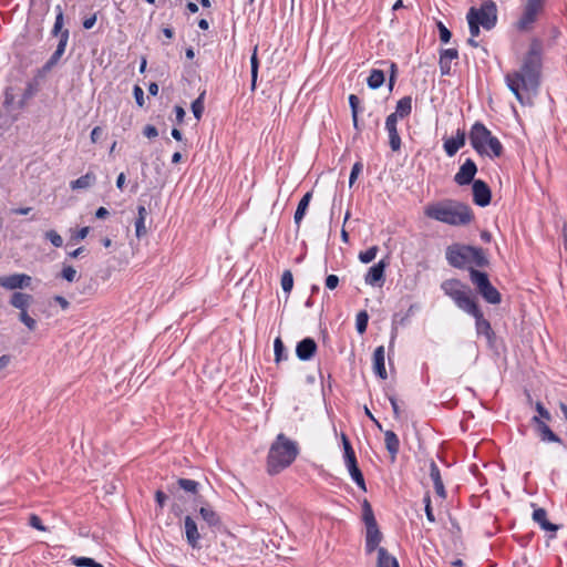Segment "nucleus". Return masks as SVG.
I'll return each mask as SVG.
<instances>
[{
    "instance_id": "obj_1",
    "label": "nucleus",
    "mask_w": 567,
    "mask_h": 567,
    "mask_svg": "<svg viewBox=\"0 0 567 567\" xmlns=\"http://www.w3.org/2000/svg\"><path fill=\"white\" fill-rule=\"evenodd\" d=\"M542 55L538 44L533 43L524 56L520 70L505 75L507 87L516 99L524 104V93L536 91L539 85Z\"/></svg>"
},
{
    "instance_id": "obj_2",
    "label": "nucleus",
    "mask_w": 567,
    "mask_h": 567,
    "mask_svg": "<svg viewBox=\"0 0 567 567\" xmlns=\"http://www.w3.org/2000/svg\"><path fill=\"white\" fill-rule=\"evenodd\" d=\"M441 288L461 310L475 318V328L478 334H484L487 339L493 337L489 321L484 318L471 289L466 285L457 279H449L442 282Z\"/></svg>"
},
{
    "instance_id": "obj_3",
    "label": "nucleus",
    "mask_w": 567,
    "mask_h": 567,
    "mask_svg": "<svg viewBox=\"0 0 567 567\" xmlns=\"http://www.w3.org/2000/svg\"><path fill=\"white\" fill-rule=\"evenodd\" d=\"M424 215L451 226H465L474 219L473 210L468 205L453 199L426 205Z\"/></svg>"
},
{
    "instance_id": "obj_4",
    "label": "nucleus",
    "mask_w": 567,
    "mask_h": 567,
    "mask_svg": "<svg viewBox=\"0 0 567 567\" xmlns=\"http://www.w3.org/2000/svg\"><path fill=\"white\" fill-rule=\"evenodd\" d=\"M298 454V444L288 439L285 434H278L275 442L271 444L267 456L269 474H278L288 467L296 460Z\"/></svg>"
},
{
    "instance_id": "obj_5",
    "label": "nucleus",
    "mask_w": 567,
    "mask_h": 567,
    "mask_svg": "<svg viewBox=\"0 0 567 567\" xmlns=\"http://www.w3.org/2000/svg\"><path fill=\"white\" fill-rule=\"evenodd\" d=\"M472 147L480 155L499 157L503 154V145L499 140L481 122H475L468 134Z\"/></svg>"
},
{
    "instance_id": "obj_6",
    "label": "nucleus",
    "mask_w": 567,
    "mask_h": 567,
    "mask_svg": "<svg viewBox=\"0 0 567 567\" xmlns=\"http://www.w3.org/2000/svg\"><path fill=\"white\" fill-rule=\"evenodd\" d=\"M470 278L473 285L476 287L478 293L484 298L486 302L492 305L501 303V293L491 284L487 274L476 270L474 268H470Z\"/></svg>"
},
{
    "instance_id": "obj_7",
    "label": "nucleus",
    "mask_w": 567,
    "mask_h": 567,
    "mask_svg": "<svg viewBox=\"0 0 567 567\" xmlns=\"http://www.w3.org/2000/svg\"><path fill=\"white\" fill-rule=\"evenodd\" d=\"M468 11H474L476 21L485 30H492L497 22V7L493 0H484L480 8L472 7Z\"/></svg>"
},
{
    "instance_id": "obj_8",
    "label": "nucleus",
    "mask_w": 567,
    "mask_h": 567,
    "mask_svg": "<svg viewBox=\"0 0 567 567\" xmlns=\"http://www.w3.org/2000/svg\"><path fill=\"white\" fill-rule=\"evenodd\" d=\"M544 2L545 0H526L522 17L516 23L518 30L527 31L532 29L537 16L543 9Z\"/></svg>"
},
{
    "instance_id": "obj_9",
    "label": "nucleus",
    "mask_w": 567,
    "mask_h": 567,
    "mask_svg": "<svg viewBox=\"0 0 567 567\" xmlns=\"http://www.w3.org/2000/svg\"><path fill=\"white\" fill-rule=\"evenodd\" d=\"M446 260L455 268H464L468 264V246L458 244L449 246Z\"/></svg>"
},
{
    "instance_id": "obj_10",
    "label": "nucleus",
    "mask_w": 567,
    "mask_h": 567,
    "mask_svg": "<svg viewBox=\"0 0 567 567\" xmlns=\"http://www.w3.org/2000/svg\"><path fill=\"white\" fill-rule=\"evenodd\" d=\"M31 277L25 274L0 276V287L7 290L22 289L29 287L31 285Z\"/></svg>"
},
{
    "instance_id": "obj_11",
    "label": "nucleus",
    "mask_w": 567,
    "mask_h": 567,
    "mask_svg": "<svg viewBox=\"0 0 567 567\" xmlns=\"http://www.w3.org/2000/svg\"><path fill=\"white\" fill-rule=\"evenodd\" d=\"M477 172V166L475 162L471 158H467L460 167L458 172L454 176V182L460 185H468L474 182V176Z\"/></svg>"
},
{
    "instance_id": "obj_12",
    "label": "nucleus",
    "mask_w": 567,
    "mask_h": 567,
    "mask_svg": "<svg viewBox=\"0 0 567 567\" xmlns=\"http://www.w3.org/2000/svg\"><path fill=\"white\" fill-rule=\"evenodd\" d=\"M473 202L481 207H485L491 203V189L488 185L481 181L476 179L473 182Z\"/></svg>"
},
{
    "instance_id": "obj_13",
    "label": "nucleus",
    "mask_w": 567,
    "mask_h": 567,
    "mask_svg": "<svg viewBox=\"0 0 567 567\" xmlns=\"http://www.w3.org/2000/svg\"><path fill=\"white\" fill-rule=\"evenodd\" d=\"M398 118L394 115H389L385 120V130L389 135V144L393 152H398L401 148V137L399 135L398 128Z\"/></svg>"
},
{
    "instance_id": "obj_14",
    "label": "nucleus",
    "mask_w": 567,
    "mask_h": 567,
    "mask_svg": "<svg viewBox=\"0 0 567 567\" xmlns=\"http://www.w3.org/2000/svg\"><path fill=\"white\" fill-rule=\"evenodd\" d=\"M317 351V343L312 338H305L297 343L296 355L301 361L310 360Z\"/></svg>"
},
{
    "instance_id": "obj_15",
    "label": "nucleus",
    "mask_w": 567,
    "mask_h": 567,
    "mask_svg": "<svg viewBox=\"0 0 567 567\" xmlns=\"http://www.w3.org/2000/svg\"><path fill=\"white\" fill-rule=\"evenodd\" d=\"M386 264L384 260H380L378 264L370 267L365 275V284L370 286H381L384 281V270Z\"/></svg>"
},
{
    "instance_id": "obj_16",
    "label": "nucleus",
    "mask_w": 567,
    "mask_h": 567,
    "mask_svg": "<svg viewBox=\"0 0 567 567\" xmlns=\"http://www.w3.org/2000/svg\"><path fill=\"white\" fill-rule=\"evenodd\" d=\"M184 528H185L187 544L192 548H200V546H199L200 534L198 532L197 524L193 519V517H190V516L185 517Z\"/></svg>"
},
{
    "instance_id": "obj_17",
    "label": "nucleus",
    "mask_w": 567,
    "mask_h": 567,
    "mask_svg": "<svg viewBox=\"0 0 567 567\" xmlns=\"http://www.w3.org/2000/svg\"><path fill=\"white\" fill-rule=\"evenodd\" d=\"M465 141L466 135L465 132L462 130H457L456 135L454 137L444 140L443 147L447 156H454L458 152V150L465 145Z\"/></svg>"
},
{
    "instance_id": "obj_18",
    "label": "nucleus",
    "mask_w": 567,
    "mask_h": 567,
    "mask_svg": "<svg viewBox=\"0 0 567 567\" xmlns=\"http://www.w3.org/2000/svg\"><path fill=\"white\" fill-rule=\"evenodd\" d=\"M532 421L533 423L536 424L537 432L542 441L559 444L563 443L561 439L551 431V429L546 424L545 421L540 420L538 416H534Z\"/></svg>"
},
{
    "instance_id": "obj_19",
    "label": "nucleus",
    "mask_w": 567,
    "mask_h": 567,
    "mask_svg": "<svg viewBox=\"0 0 567 567\" xmlns=\"http://www.w3.org/2000/svg\"><path fill=\"white\" fill-rule=\"evenodd\" d=\"M458 58L456 49H443L440 51V71L441 75H449L451 73V65L454 60Z\"/></svg>"
},
{
    "instance_id": "obj_20",
    "label": "nucleus",
    "mask_w": 567,
    "mask_h": 567,
    "mask_svg": "<svg viewBox=\"0 0 567 567\" xmlns=\"http://www.w3.org/2000/svg\"><path fill=\"white\" fill-rule=\"evenodd\" d=\"M199 515L209 527H219L221 525L220 516L206 502H200Z\"/></svg>"
},
{
    "instance_id": "obj_21",
    "label": "nucleus",
    "mask_w": 567,
    "mask_h": 567,
    "mask_svg": "<svg viewBox=\"0 0 567 567\" xmlns=\"http://www.w3.org/2000/svg\"><path fill=\"white\" fill-rule=\"evenodd\" d=\"M429 471L430 477L434 485L435 493L437 494V496L444 499L446 497V491L442 481L440 468L433 460H431L429 463Z\"/></svg>"
},
{
    "instance_id": "obj_22",
    "label": "nucleus",
    "mask_w": 567,
    "mask_h": 567,
    "mask_svg": "<svg viewBox=\"0 0 567 567\" xmlns=\"http://www.w3.org/2000/svg\"><path fill=\"white\" fill-rule=\"evenodd\" d=\"M198 487L199 483L194 480L178 478L175 484H172L167 487V491L172 495H176L178 489H183L186 493L195 495L198 492Z\"/></svg>"
},
{
    "instance_id": "obj_23",
    "label": "nucleus",
    "mask_w": 567,
    "mask_h": 567,
    "mask_svg": "<svg viewBox=\"0 0 567 567\" xmlns=\"http://www.w3.org/2000/svg\"><path fill=\"white\" fill-rule=\"evenodd\" d=\"M382 540V534L379 530L378 525L368 526L367 527V536H365V549L367 553H372L374 550L378 551L379 544Z\"/></svg>"
},
{
    "instance_id": "obj_24",
    "label": "nucleus",
    "mask_w": 567,
    "mask_h": 567,
    "mask_svg": "<svg viewBox=\"0 0 567 567\" xmlns=\"http://www.w3.org/2000/svg\"><path fill=\"white\" fill-rule=\"evenodd\" d=\"M384 353L385 351L383 346L378 347L373 352V371L382 380L388 378L384 364Z\"/></svg>"
},
{
    "instance_id": "obj_25",
    "label": "nucleus",
    "mask_w": 567,
    "mask_h": 567,
    "mask_svg": "<svg viewBox=\"0 0 567 567\" xmlns=\"http://www.w3.org/2000/svg\"><path fill=\"white\" fill-rule=\"evenodd\" d=\"M533 520L537 523L542 529L556 533L558 530V526L550 523L547 519V512L544 508H535L533 512Z\"/></svg>"
},
{
    "instance_id": "obj_26",
    "label": "nucleus",
    "mask_w": 567,
    "mask_h": 567,
    "mask_svg": "<svg viewBox=\"0 0 567 567\" xmlns=\"http://www.w3.org/2000/svg\"><path fill=\"white\" fill-rule=\"evenodd\" d=\"M384 443L392 461H394L400 450V440L398 435L393 431L386 430L384 432Z\"/></svg>"
},
{
    "instance_id": "obj_27",
    "label": "nucleus",
    "mask_w": 567,
    "mask_h": 567,
    "mask_svg": "<svg viewBox=\"0 0 567 567\" xmlns=\"http://www.w3.org/2000/svg\"><path fill=\"white\" fill-rule=\"evenodd\" d=\"M96 182V176L93 172H87L86 174L82 175L81 177L72 181L70 183V187L73 190L76 189H87L91 186H93Z\"/></svg>"
},
{
    "instance_id": "obj_28",
    "label": "nucleus",
    "mask_w": 567,
    "mask_h": 567,
    "mask_svg": "<svg viewBox=\"0 0 567 567\" xmlns=\"http://www.w3.org/2000/svg\"><path fill=\"white\" fill-rule=\"evenodd\" d=\"M412 111V97L403 96L396 103L395 111L390 115H394L395 118H404L411 114Z\"/></svg>"
},
{
    "instance_id": "obj_29",
    "label": "nucleus",
    "mask_w": 567,
    "mask_h": 567,
    "mask_svg": "<svg viewBox=\"0 0 567 567\" xmlns=\"http://www.w3.org/2000/svg\"><path fill=\"white\" fill-rule=\"evenodd\" d=\"M312 198V192H307L302 198L300 199L297 209L295 212L293 220L297 227L300 226L301 220L303 219L307 209L309 207L310 200Z\"/></svg>"
},
{
    "instance_id": "obj_30",
    "label": "nucleus",
    "mask_w": 567,
    "mask_h": 567,
    "mask_svg": "<svg viewBox=\"0 0 567 567\" xmlns=\"http://www.w3.org/2000/svg\"><path fill=\"white\" fill-rule=\"evenodd\" d=\"M32 302V296L23 292H14L10 298V305L20 311L27 310Z\"/></svg>"
},
{
    "instance_id": "obj_31",
    "label": "nucleus",
    "mask_w": 567,
    "mask_h": 567,
    "mask_svg": "<svg viewBox=\"0 0 567 567\" xmlns=\"http://www.w3.org/2000/svg\"><path fill=\"white\" fill-rule=\"evenodd\" d=\"M377 567H400L398 559L390 555L384 547L378 548Z\"/></svg>"
},
{
    "instance_id": "obj_32",
    "label": "nucleus",
    "mask_w": 567,
    "mask_h": 567,
    "mask_svg": "<svg viewBox=\"0 0 567 567\" xmlns=\"http://www.w3.org/2000/svg\"><path fill=\"white\" fill-rule=\"evenodd\" d=\"M341 440H342V445H343V451H344L346 466L348 467V466L358 464L355 453L352 449V445H351L348 436L344 433L341 434Z\"/></svg>"
},
{
    "instance_id": "obj_33",
    "label": "nucleus",
    "mask_w": 567,
    "mask_h": 567,
    "mask_svg": "<svg viewBox=\"0 0 567 567\" xmlns=\"http://www.w3.org/2000/svg\"><path fill=\"white\" fill-rule=\"evenodd\" d=\"M468 264H475L478 267H483L487 264L482 248L468 246Z\"/></svg>"
},
{
    "instance_id": "obj_34",
    "label": "nucleus",
    "mask_w": 567,
    "mask_h": 567,
    "mask_svg": "<svg viewBox=\"0 0 567 567\" xmlns=\"http://www.w3.org/2000/svg\"><path fill=\"white\" fill-rule=\"evenodd\" d=\"M63 53L54 51L50 59L38 70L37 78H44L61 60Z\"/></svg>"
},
{
    "instance_id": "obj_35",
    "label": "nucleus",
    "mask_w": 567,
    "mask_h": 567,
    "mask_svg": "<svg viewBox=\"0 0 567 567\" xmlns=\"http://www.w3.org/2000/svg\"><path fill=\"white\" fill-rule=\"evenodd\" d=\"M384 72L379 69H372L367 80L368 86L372 90H377L384 83Z\"/></svg>"
},
{
    "instance_id": "obj_36",
    "label": "nucleus",
    "mask_w": 567,
    "mask_h": 567,
    "mask_svg": "<svg viewBox=\"0 0 567 567\" xmlns=\"http://www.w3.org/2000/svg\"><path fill=\"white\" fill-rule=\"evenodd\" d=\"M349 104H350V109H351L353 126L357 131H360L359 120H358L360 99L357 95L351 94L349 96Z\"/></svg>"
},
{
    "instance_id": "obj_37",
    "label": "nucleus",
    "mask_w": 567,
    "mask_h": 567,
    "mask_svg": "<svg viewBox=\"0 0 567 567\" xmlns=\"http://www.w3.org/2000/svg\"><path fill=\"white\" fill-rule=\"evenodd\" d=\"M347 468H348L352 480L355 482V484L362 491H367L364 477H363V474H362L361 470L359 468L358 464L348 466Z\"/></svg>"
},
{
    "instance_id": "obj_38",
    "label": "nucleus",
    "mask_w": 567,
    "mask_h": 567,
    "mask_svg": "<svg viewBox=\"0 0 567 567\" xmlns=\"http://www.w3.org/2000/svg\"><path fill=\"white\" fill-rule=\"evenodd\" d=\"M55 11H56V17H55V22H54V25H53V29H52V34L53 35H61V32H63L64 30H62L63 28V10H62V7L60 4H58L55 7Z\"/></svg>"
},
{
    "instance_id": "obj_39",
    "label": "nucleus",
    "mask_w": 567,
    "mask_h": 567,
    "mask_svg": "<svg viewBox=\"0 0 567 567\" xmlns=\"http://www.w3.org/2000/svg\"><path fill=\"white\" fill-rule=\"evenodd\" d=\"M274 350H275V360L276 362H280L284 359H287L286 349L284 342L280 337H277L274 341Z\"/></svg>"
},
{
    "instance_id": "obj_40",
    "label": "nucleus",
    "mask_w": 567,
    "mask_h": 567,
    "mask_svg": "<svg viewBox=\"0 0 567 567\" xmlns=\"http://www.w3.org/2000/svg\"><path fill=\"white\" fill-rule=\"evenodd\" d=\"M250 66H251V89L256 87L257 76H258V68L259 61L257 58V48H255L254 53L250 58Z\"/></svg>"
},
{
    "instance_id": "obj_41",
    "label": "nucleus",
    "mask_w": 567,
    "mask_h": 567,
    "mask_svg": "<svg viewBox=\"0 0 567 567\" xmlns=\"http://www.w3.org/2000/svg\"><path fill=\"white\" fill-rule=\"evenodd\" d=\"M73 565L78 567H103L101 564L96 563L93 558L89 557H72L71 558Z\"/></svg>"
},
{
    "instance_id": "obj_42",
    "label": "nucleus",
    "mask_w": 567,
    "mask_h": 567,
    "mask_svg": "<svg viewBox=\"0 0 567 567\" xmlns=\"http://www.w3.org/2000/svg\"><path fill=\"white\" fill-rule=\"evenodd\" d=\"M474 14V11H468L466 18L468 22L471 37L476 38L480 34V27L482 25L476 21V16Z\"/></svg>"
},
{
    "instance_id": "obj_43",
    "label": "nucleus",
    "mask_w": 567,
    "mask_h": 567,
    "mask_svg": "<svg viewBox=\"0 0 567 567\" xmlns=\"http://www.w3.org/2000/svg\"><path fill=\"white\" fill-rule=\"evenodd\" d=\"M363 520H364L365 527L378 525L377 520L374 518L372 508L367 501H364V503H363Z\"/></svg>"
},
{
    "instance_id": "obj_44",
    "label": "nucleus",
    "mask_w": 567,
    "mask_h": 567,
    "mask_svg": "<svg viewBox=\"0 0 567 567\" xmlns=\"http://www.w3.org/2000/svg\"><path fill=\"white\" fill-rule=\"evenodd\" d=\"M192 112L196 120H200L204 112V93H202L193 103Z\"/></svg>"
},
{
    "instance_id": "obj_45",
    "label": "nucleus",
    "mask_w": 567,
    "mask_h": 567,
    "mask_svg": "<svg viewBox=\"0 0 567 567\" xmlns=\"http://www.w3.org/2000/svg\"><path fill=\"white\" fill-rule=\"evenodd\" d=\"M293 287V277L290 270H285L281 276V288L286 293H290Z\"/></svg>"
},
{
    "instance_id": "obj_46",
    "label": "nucleus",
    "mask_w": 567,
    "mask_h": 567,
    "mask_svg": "<svg viewBox=\"0 0 567 567\" xmlns=\"http://www.w3.org/2000/svg\"><path fill=\"white\" fill-rule=\"evenodd\" d=\"M378 251H379L378 246H372L369 249H367L365 251H361L359 254V259L363 264H369L377 257Z\"/></svg>"
},
{
    "instance_id": "obj_47",
    "label": "nucleus",
    "mask_w": 567,
    "mask_h": 567,
    "mask_svg": "<svg viewBox=\"0 0 567 567\" xmlns=\"http://www.w3.org/2000/svg\"><path fill=\"white\" fill-rule=\"evenodd\" d=\"M368 320H369V316L365 311H360L357 315L355 326H357V330L360 334H362L367 331Z\"/></svg>"
},
{
    "instance_id": "obj_48",
    "label": "nucleus",
    "mask_w": 567,
    "mask_h": 567,
    "mask_svg": "<svg viewBox=\"0 0 567 567\" xmlns=\"http://www.w3.org/2000/svg\"><path fill=\"white\" fill-rule=\"evenodd\" d=\"M61 277L68 282H73L78 279V271L70 265H64L61 270Z\"/></svg>"
},
{
    "instance_id": "obj_49",
    "label": "nucleus",
    "mask_w": 567,
    "mask_h": 567,
    "mask_svg": "<svg viewBox=\"0 0 567 567\" xmlns=\"http://www.w3.org/2000/svg\"><path fill=\"white\" fill-rule=\"evenodd\" d=\"M19 319L23 322L30 331L35 330L37 321L31 318L27 310L20 311Z\"/></svg>"
},
{
    "instance_id": "obj_50",
    "label": "nucleus",
    "mask_w": 567,
    "mask_h": 567,
    "mask_svg": "<svg viewBox=\"0 0 567 567\" xmlns=\"http://www.w3.org/2000/svg\"><path fill=\"white\" fill-rule=\"evenodd\" d=\"M45 238L48 240H50V243L54 246V247H61L63 245V239L62 237L53 229L51 230H48L45 233Z\"/></svg>"
},
{
    "instance_id": "obj_51",
    "label": "nucleus",
    "mask_w": 567,
    "mask_h": 567,
    "mask_svg": "<svg viewBox=\"0 0 567 567\" xmlns=\"http://www.w3.org/2000/svg\"><path fill=\"white\" fill-rule=\"evenodd\" d=\"M38 90H39V82L37 81V79H34L33 81H31L27 84V87L23 93V99L28 100V99L32 97L38 92Z\"/></svg>"
},
{
    "instance_id": "obj_52",
    "label": "nucleus",
    "mask_w": 567,
    "mask_h": 567,
    "mask_svg": "<svg viewBox=\"0 0 567 567\" xmlns=\"http://www.w3.org/2000/svg\"><path fill=\"white\" fill-rule=\"evenodd\" d=\"M69 37H70V32L68 29H65L63 32H61V35L59 38V43L56 45V51L61 52L64 54L65 52V48H66V44H68V41H69Z\"/></svg>"
},
{
    "instance_id": "obj_53",
    "label": "nucleus",
    "mask_w": 567,
    "mask_h": 567,
    "mask_svg": "<svg viewBox=\"0 0 567 567\" xmlns=\"http://www.w3.org/2000/svg\"><path fill=\"white\" fill-rule=\"evenodd\" d=\"M423 501H424V505H425L426 518H427L429 522L434 523L435 522V517H434V513H433V509H432V506H431V497H430L429 493L425 494Z\"/></svg>"
},
{
    "instance_id": "obj_54",
    "label": "nucleus",
    "mask_w": 567,
    "mask_h": 567,
    "mask_svg": "<svg viewBox=\"0 0 567 567\" xmlns=\"http://www.w3.org/2000/svg\"><path fill=\"white\" fill-rule=\"evenodd\" d=\"M535 409L538 413V417L542 420L544 419L545 421H550L551 420V415L549 413V411L543 405L542 402H536L535 404Z\"/></svg>"
},
{
    "instance_id": "obj_55",
    "label": "nucleus",
    "mask_w": 567,
    "mask_h": 567,
    "mask_svg": "<svg viewBox=\"0 0 567 567\" xmlns=\"http://www.w3.org/2000/svg\"><path fill=\"white\" fill-rule=\"evenodd\" d=\"M437 29H439L441 41L444 43H447L452 37L451 31L442 22L437 23Z\"/></svg>"
},
{
    "instance_id": "obj_56",
    "label": "nucleus",
    "mask_w": 567,
    "mask_h": 567,
    "mask_svg": "<svg viewBox=\"0 0 567 567\" xmlns=\"http://www.w3.org/2000/svg\"><path fill=\"white\" fill-rule=\"evenodd\" d=\"M135 234H136L137 238H141L146 234L145 219H142V218L136 219Z\"/></svg>"
},
{
    "instance_id": "obj_57",
    "label": "nucleus",
    "mask_w": 567,
    "mask_h": 567,
    "mask_svg": "<svg viewBox=\"0 0 567 567\" xmlns=\"http://www.w3.org/2000/svg\"><path fill=\"white\" fill-rule=\"evenodd\" d=\"M361 168H362L361 163H355L352 166V169H351V173H350V177H349V185L350 186H352L354 184V182L357 181L358 175L361 172Z\"/></svg>"
},
{
    "instance_id": "obj_58",
    "label": "nucleus",
    "mask_w": 567,
    "mask_h": 567,
    "mask_svg": "<svg viewBox=\"0 0 567 567\" xmlns=\"http://www.w3.org/2000/svg\"><path fill=\"white\" fill-rule=\"evenodd\" d=\"M133 93H134V97H135L136 104L142 107L144 105V92H143V90L138 85H135L134 90H133Z\"/></svg>"
},
{
    "instance_id": "obj_59",
    "label": "nucleus",
    "mask_w": 567,
    "mask_h": 567,
    "mask_svg": "<svg viewBox=\"0 0 567 567\" xmlns=\"http://www.w3.org/2000/svg\"><path fill=\"white\" fill-rule=\"evenodd\" d=\"M339 285V278L336 275H329L326 278V287L330 290H333Z\"/></svg>"
},
{
    "instance_id": "obj_60",
    "label": "nucleus",
    "mask_w": 567,
    "mask_h": 567,
    "mask_svg": "<svg viewBox=\"0 0 567 567\" xmlns=\"http://www.w3.org/2000/svg\"><path fill=\"white\" fill-rule=\"evenodd\" d=\"M143 134L147 138H154L158 135V131L154 125H146L143 130Z\"/></svg>"
},
{
    "instance_id": "obj_61",
    "label": "nucleus",
    "mask_w": 567,
    "mask_h": 567,
    "mask_svg": "<svg viewBox=\"0 0 567 567\" xmlns=\"http://www.w3.org/2000/svg\"><path fill=\"white\" fill-rule=\"evenodd\" d=\"M389 401L391 403V406L393 409V414L395 419H400L401 416V410L399 408L398 401L394 395H389Z\"/></svg>"
},
{
    "instance_id": "obj_62",
    "label": "nucleus",
    "mask_w": 567,
    "mask_h": 567,
    "mask_svg": "<svg viewBox=\"0 0 567 567\" xmlns=\"http://www.w3.org/2000/svg\"><path fill=\"white\" fill-rule=\"evenodd\" d=\"M155 499H156V503L157 505L163 508L166 501H167V495L163 492V491H156L155 493Z\"/></svg>"
},
{
    "instance_id": "obj_63",
    "label": "nucleus",
    "mask_w": 567,
    "mask_h": 567,
    "mask_svg": "<svg viewBox=\"0 0 567 567\" xmlns=\"http://www.w3.org/2000/svg\"><path fill=\"white\" fill-rule=\"evenodd\" d=\"M30 525L34 527L38 530H45L44 526L42 525V522L39 516L31 515L30 517Z\"/></svg>"
},
{
    "instance_id": "obj_64",
    "label": "nucleus",
    "mask_w": 567,
    "mask_h": 567,
    "mask_svg": "<svg viewBox=\"0 0 567 567\" xmlns=\"http://www.w3.org/2000/svg\"><path fill=\"white\" fill-rule=\"evenodd\" d=\"M96 22V13H93L91 17H87L83 20V28L90 30L94 27Z\"/></svg>"
}]
</instances>
